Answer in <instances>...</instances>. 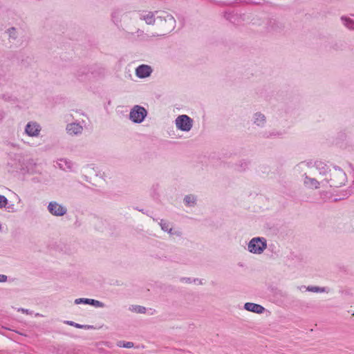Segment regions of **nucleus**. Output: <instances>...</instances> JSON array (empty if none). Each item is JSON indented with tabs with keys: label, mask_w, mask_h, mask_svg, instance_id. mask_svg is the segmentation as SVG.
<instances>
[{
	"label": "nucleus",
	"mask_w": 354,
	"mask_h": 354,
	"mask_svg": "<svg viewBox=\"0 0 354 354\" xmlns=\"http://www.w3.org/2000/svg\"><path fill=\"white\" fill-rule=\"evenodd\" d=\"M330 178L326 179V181L330 183V187H340L344 185L347 181L346 173L337 166H335L333 170L330 171Z\"/></svg>",
	"instance_id": "f257e3e1"
},
{
	"label": "nucleus",
	"mask_w": 354,
	"mask_h": 354,
	"mask_svg": "<svg viewBox=\"0 0 354 354\" xmlns=\"http://www.w3.org/2000/svg\"><path fill=\"white\" fill-rule=\"evenodd\" d=\"M267 247L266 240L264 238L255 237L249 242L248 250L253 254H261Z\"/></svg>",
	"instance_id": "f03ea898"
},
{
	"label": "nucleus",
	"mask_w": 354,
	"mask_h": 354,
	"mask_svg": "<svg viewBox=\"0 0 354 354\" xmlns=\"http://www.w3.org/2000/svg\"><path fill=\"white\" fill-rule=\"evenodd\" d=\"M147 110L139 105H136L129 113L130 120L135 123H141L147 116Z\"/></svg>",
	"instance_id": "7ed1b4c3"
},
{
	"label": "nucleus",
	"mask_w": 354,
	"mask_h": 354,
	"mask_svg": "<svg viewBox=\"0 0 354 354\" xmlns=\"http://www.w3.org/2000/svg\"><path fill=\"white\" fill-rule=\"evenodd\" d=\"M176 127L183 131H189L193 126V120L187 115H181L175 120Z\"/></svg>",
	"instance_id": "20e7f679"
},
{
	"label": "nucleus",
	"mask_w": 354,
	"mask_h": 354,
	"mask_svg": "<svg viewBox=\"0 0 354 354\" xmlns=\"http://www.w3.org/2000/svg\"><path fill=\"white\" fill-rule=\"evenodd\" d=\"M50 213L54 216H61L66 213V208L58 204L57 202H50L48 205Z\"/></svg>",
	"instance_id": "39448f33"
},
{
	"label": "nucleus",
	"mask_w": 354,
	"mask_h": 354,
	"mask_svg": "<svg viewBox=\"0 0 354 354\" xmlns=\"http://www.w3.org/2000/svg\"><path fill=\"white\" fill-rule=\"evenodd\" d=\"M41 131L40 125L36 122H29L26 125L25 133L30 137H37Z\"/></svg>",
	"instance_id": "423d86ee"
},
{
	"label": "nucleus",
	"mask_w": 354,
	"mask_h": 354,
	"mask_svg": "<svg viewBox=\"0 0 354 354\" xmlns=\"http://www.w3.org/2000/svg\"><path fill=\"white\" fill-rule=\"evenodd\" d=\"M152 73L151 66L145 64H142L137 67L136 70V75L140 78H145L149 77Z\"/></svg>",
	"instance_id": "0eeeda50"
},
{
	"label": "nucleus",
	"mask_w": 354,
	"mask_h": 354,
	"mask_svg": "<svg viewBox=\"0 0 354 354\" xmlns=\"http://www.w3.org/2000/svg\"><path fill=\"white\" fill-rule=\"evenodd\" d=\"M75 304H90V305H92V306H93L95 307H97V308H103L104 306V303H102L100 301L93 299H86V298L76 299L75 300Z\"/></svg>",
	"instance_id": "6e6552de"
},
{
	"label": "nucleus",
	"mask_w": 354,
	"mask_h": 354,
	"mask_svg": "<svg viewBox=\"0 0 354 354\" xmlns=\"http://www.w3.org/2000/svg\"><path fill=\"white\" fill-rule=\"evenodd\" d=\"M57 163L58 165V167L64 171H73L74 164L70 160H68L66 158H59L57 160Z\"/></svg>",
	"instance_id": "1a4fd4ad"
},
{
	"label": "nucleus",
	"mask_w": 354,
	"mask_h": 354,
	"mask_svg": "<svg viewBox=\"0 0 354 354\" xmlns=\"http://www.w3.org/2000/svg\"><path fill=\"white\" fill-rule=\"evenodd\" d=\"M82 130V127L78 123L73 122L66 126L67 133L71 136L80 134Z\"/></svg>",
	"instance_id": "9d476101"
},
{
	"label": "nucleus",
	"mask_w": 354,
	"mask_h": 354,
	"mask_svg": "<svg viewBox=\"0 0 354 354\" xmlns=\"http://www.w3.org/2000/svg\"><path fill=\"white\" fill-rule=\"evenodd\" d=\"M244 308L248 311L256 313H262L265 310L264 307L261 305L250 302L245 303Z\"/></svg>",
	"instance_id": "9b49d317"
},
{
	"label": "nucleus",
	"mask_w": 354,
	"mask_h": 354,
	"mask_svg": "<svg viewBox=\"0 0 354 354\" xmlns=\"http://www.w3.org/2000/svg\"><path fill=\"white\" fill-rule=\"evenodd\" d=\"M304 184L306 187L313 189H318L320 185V183L314 178H310L306 174L304 175Z\"/></svg>",
	"instance_id": "f8f14e48"
},
{
	"label": "nucleus",
	"mask_w": 354,
	"mask_h": 354,
	"mask_svg": "<svg viewBox=\"0 0 354 354\" xmlns=\"http://www.w3.org/2000/svg\"><path fill=\"white\" fill-rule=\"evenodd\" d=\"M140 18L142 20H145V22L149 25H151L155 23V17L152 12H143L140 15Z\"/></svg>",
	"instance_id": "ddd939ff"
},
{
	"label": "nucleus",
	"mask_w": 354,
	"mask_h": 354,
	"mask_svg": "<svg viewBox=\"0 0 354 354\" xmlns=\"http://www.w3.org/2000/svg\"><path fill=\"white\" fill-rule=\"evenodd\" d=\"M15 205H8V201L7 198L3 195H0V209L6 208L8 211H13Z\"/></svg>",
	"instance_id": "4468645a"
},
{
	"label": "nucleus",
	"mask_w": 354,
	"mask_h": 354,
	"mask_svg": "<svg viewBox=\"0 0 354 354\" xmlns=\"http://www.w3.org/2000/svg\"><path fill=\"white\" fill-rule=\"evenodd\" d=\"M341 20L346 28L351 30H354V20L352 18L343 16L342 17Z\"/></svg>",
	"instance_id": "2eb2a0df"
},
{
	"label": "nucleus",
	"mask_w": 354,
	"mask_h": 354,
	"mask_svg": "<svg viewBox=\"0 0 354 354\" xmlns=\"http://www.w3.org/2000/svg\"><path fill=\"white\" fill-rule=\"evenodd\" d=\"M254 122L258 126H263L266 122L265 115L260 113H255Z\"/></svg>",
	"instance_id": "dca6fc26"
},
{
	"label": "nucleus",
	"mask_w": 354,
	"mask_h": 354,
	"mask_svg": "<svg viewBox=\"0 0 354 354\" xmlns=\"http://www.w3.org/2000/svg\"><path fill=\"white\" fill-rule=\"evenodd\" d=\"M315 165L316 168L319 171L320 174L325 175L326 174L328 167L325 163L321 161H317L315 162Z\"/></svg>",
	"instance_id": "f3484780"
},
{
	"label": "nucleus",
	"mask_w": 354,
	"mask_h": 354,
	"mask_svg": "<svg viewBox=\"0 0 354 354\" xmlns=\"http://www.w3.org/2000/svg\"><path fill=\"white\" fill-rule=\"evenodd\" d=\"M129 309L131 311L136 312L137 313H140V314L146 313V311H147V309L145 307L142 306H138V305L131 306L129 308Z\"/></svg>",
	"instance_id": "a211bd4d"
},
{
	"label": "nucleus",
	"mask_w": 354,
	"mask_h": 354,
	"mask_svg": "<svg viewBox=\"0 0 354 354\" xmlns=\"http://www.w3.org/2000/svg\"><path fill=\"white\" fill-rule=\"evenodd\" d=\"M306 290L313 292H324L326 291V288L318 286H308Z\"/></svg>",
	"instance_id": "6ab92c4d"
},
{
	"label": "nucleus",
	"mask_w": 354,
	"mask_h": 354,
	"mask_svg": "<svg viewBox=\"0 0 354 354\" xmlns=\"http://www.w3.org/2000/svg\"><path fill=\"white\" fill-rule=\"evenodd\" d=\"M117 346L118 347L130 348L133 346V343L131 342L119 341L117 342Z\"/></svg>",
	"instance_id": "aec40b11"
},
{
	"label": "nucleus",
	"mask_w": 354,
	"mask_h": 354,
	"mask_svg": "<svg viewBox=\"0 0 354 354\" xmlns=\"http://www.w3.org/2000/svg\"><path fill=\"white\" fill-rule=\"evenodd\" d=\"M196 201V198L193 195H187L184 198V201L188 205H194Z\"/></svg>",
	"instance_id": "412c9836"
},
{
	"label": "nucleus",
	"mask_w": 354,
	"mask_h": 354,
	"mask_svg": "<svg viewBox=\"0 0 354 354\" xmlns=\"http://www.w3.org/2000/svg\"><path fill=\"white\" fill-rule=\"evenodd\" d=\"M160 225L161 227V229L164 230L165 232H167L169 233H171L172 229L169 227V224L167 223L166 221L161 220L160 223Z\"/></svg>",
	"instance_id": "4be33fe9"
},
{
	"label": "nucleus",
	"mask_w": 354,
	"mask_h": 354,
	"mask_svg": "<svg viewBox=\"0 0 354 354\" xmlns=\"http://www.w3.org/2000/svg\"><path fill=\"white\" fill-rule=\"evenodd\" d=\"M224 17L229 21L232 23H234V18L236 17L235 15L232 12H225Z\"/></svg>",
	"instance_id": "5701e85b"
},
{
	"label": "nucleus",
	"mask_w": 354,
	"mask_h": 354,
	"mask_svg": "<svg viewBox=\"0 0 354 354\" xmlns=\"http://www.w3.org/2000/svg\"><path fill=\"white\" fill-rule=\"evenodd\" d=\"M65 323L69 326H75L77 328H82L84 327L83 325H81L80 324L75 323L72 321H66Z\"/></svg>",
	"instance_id": "b1692460"
},
{
	"label": "nucleus",
	"mask_w": 354,
	"mask_h": 354,
	"mask_svg": "<svg viewBox=\"0 0 354 354\" xmlns=\"http://www.w3.org/2000/svg\"><path fill=\"white\" fill-rule=\"evenodd\" d=\"M87 72V69L86 68H82L80 69L79 71H77V73L76 74L77 77L80 79V77L82 76L83 74H86Z\"/></svg>",
	"instance_id": "393cba45"
},
{
	"label": "nucleus",
	"mask_w": 354,
	"mask_h": 354,
	"mask_svg": "<svg viewBox=\"0 0 354 354\" xmlns=\"http://www.w3.org/2000/svg\"><path fill=\"white\" fill-rule=\"evenodd\" d=\"M247 165H248V163H247L246 162H241V163L240 164V165H239V166H240V169H239V170H240V171H243V170H245V167H247Z\"/></svg>",
	"instance_id": "a878e982"
},
{
	"label": "nucleus",
	"mask_w": 354,
	"mask_h": 354,
	"mask_svg": "<svg viewBox=\"0 0 354 354\" xmlns=\"http://www.w3.org/2000/svg\"><path fill=\"white\" fill-rule=\"evenodd\" d=\"M7 279L8 277L6 275L0 274V282H6Z\"/></svg>",
	"instance_id": "bb28decb"
},
{
	"label": "nucleus",
	"mask_w": 354,
	"mask_h": 354,
	"mask_svg": "<svg viewBox=\"0 0 354 354\" xmlns=\"http://www.w3.org/2000/svg\"><path fill=\"white\" fill-rule=\"evenodd\" d=\"M19 310H21V311H22L24 313H28V310H27V309L21 308Z\"/></svg>",
	"instance_id": "cd10ccee"
},
{
	"label": "nucleus",
	"mask_w": 354,
	"mask_h": 354,
	"mask_svg": "<svg viewBox=\"0 0 354 354\" xmlns=\"http://www.w3.org/2000/svg\"><path fill=\"white\" fill-rule=\"evenodd\" d=\"M15 28H12L10 29H9V32H10V34L12 33V31H15Z\"/></svg>",
	"instance_id": "c85d7f7f"
},
{
	"label": "nucleus",
	"mask_w": 354,
	"mask_h": 354,
	"mask_svg": "<svg viewBox=\"0 0 354 354\" xmlns=\"http://www.w3.org/2000/svg\"><path fill=\"white\" fill-rule=\"evenodd\" d=\"M168 17H169V19L171 20V21H174V18L171 15H168Z\"/></svg>",
	"instance_id": "c756f323"
},
{
	"label": "nucleus",
	"mask_w": 354,
	"mask_h": 354,
	"mask_svg": "<svg viewBox=\"0 0 354 354\" xmlns=\"http://www.w3.org/2000/svg\"><path fill=\"white\" fill-rule=\"evenodd\" d=\"M183 280H185L187 282H190L189 278H184Z\"/></svg>",
	"instance_id": "7c9ffc66"
}]
</instances>
